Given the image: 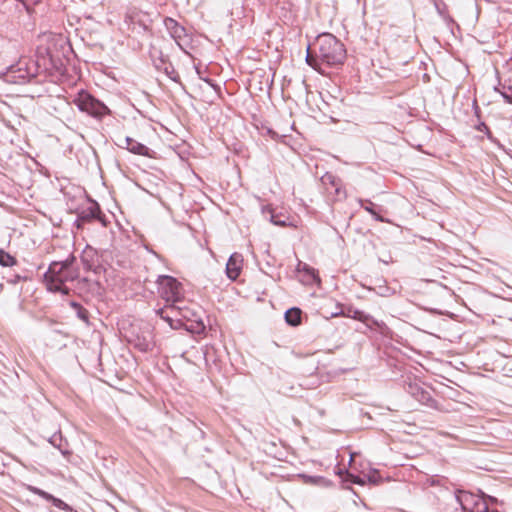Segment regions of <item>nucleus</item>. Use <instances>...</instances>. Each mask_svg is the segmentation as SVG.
<instances>
[{
    "label": "nucleus",
    "instance_id": "obj_3",
    "mask_svg": "<svg viewBox=\"0 0 512 512\" xmlns=\"http://www.w3.org/2000/svg\"><path fill=\"white\" fill-rule=\"evenodd\" d=\"M39 64L30 58H22L17 64L12 65L7 74L6 80L15 84H24L35 79L39 74Z\"/></svg>",
    "mask_w": 512,
    "mask_h": 512
},
{
    "label": "nucleus",
    "instance_id": "obj_6",
    "mask_svg": "<svg viewBox=\"0 0 512 512\" xmlns=\"http://www.w3.org/2000/svg\"><path fill=\"white\" fill-rule=\"evenodd\" d=\"M455 498L463 512H488L486 501L479 495L468 491H458Z\"/></svg>",
    "mask_w": 512,
    "mask_h": 512
},
{
    "label": "nucleus",
    "instance_id": "obj_22",
    "mask_svg": "<svg viewBox=\"0 0 512 512\" xmlns=\"http://www.w3.org/2000/svg\"><path fill=\"white\" fill-rule=\"evenodd\" d=\"M161 72L165 73L174 82L180 81L178 72L175 70L174 66L170 62L169 64H165Z\"/></svg>",
    "mask_w": 512,
    "mask_h": 512
},
{
    "label": "nucleus",
    "instance_id": "obj_33",
    "mask_svg": "<svg viewBox=\"0 0 512 512\" xmlns=\"http://www.w3.org/2000/svg\"><path fill=\"white\" fill-rule=\"evenodd\" d=\"M70 307L73 308L75 311L78 310L82 305L76 301H71L69 303Z\"/></svg>",
    "mask_w": 512,
    "mask_h": 512
},
{
    "label": "nucleus",
    "instance_id": "obj_32",
    "mask_svg": "<svg viewBox=\"0 0 512 512\" xmlns=\"http://www.w3.org/2000/svg\"><path fill=\"white\" fill-rule=\"evenodd\" d=\"M350 477L352 478V479H351V481H352L353 483L360 484V485H363V484H364V481H363V480H361L358 476H353V475H351Z\"/></svg>",
    "mask_w": 512,
    "mask_h": 512
},
{
    "label": "nucleus",
    "instance_id": "obj_31",
    "mask_svg": "<svg viewBox=\"0 0 512 512\" xmlns=\"http://www.w3.org/2000/svg\"><path fill=\"white\" fill-rule=\"evenodd\" d=\"M436 10L439 14H443V9L445 8V4L441 0H433Z\"/></svg>",
    "mask_w": 512,
    "mask_h": 512
},
{
    "label": "nucleus",
    "instance_id": "obj_17",
    "mask_svg": "<svg viewBox=\"0 0 512 512\" xmlns=\"http://www.w3.org/2000/svg\"><path fill=\"white\" fill-rule=\"evenodd\" d=\"M95 257L96 253L93 249L87 247V249L84 250L81 260L86 270L94 269V267L96 266Z\"/></svg>",
    "mask_w": 512,
    "mask_h": 512
},
{
    "label": "nucleus",
    "instance_id": "obj_41",
    "mask_svg": "<svg viewBox=\"0 0 512 512\" xmlns=\"http://www.w3.org/2000/svg\"><path fill=\"white\" fill-rule=\"evenodd\" d=\"M3 289V284H0V291H2Z\"/></svg>",
    "mask_w": 512,
    "mask_h": 512
},
{
    "label": "nucleus",
    "instance_id": "obj_8",
    "mask_svg": "<svg viewBox=\"0 0 512 512\" xmlns=\"http://www.w3.org/2000/svg\"><path fill=\"white\" fill-rule=\"evenodd\" d=\"M332 317H348L354 320H358L368 327L377 326L380 327L382 323L378 320L374 319L370 314L365 313L364 311L353 308L352 306L347 307L345 310H340L339 312H335L331 314Z\"/></svg>",
    "mask_w": 512,
    "mask_h": 512
},
{
    "label": "nucleus",
    "instance_id": "obj_2",
    "mask_svg": "<svg viewBox=\"0 0 512 512\" xmlns=\"http://www.w3.org/2000/svg\"><path fill=\"white\" fill-rule=\"evenodd\" d=\"M157 283L159 284L160 296L170 306L171 312L177 311L182 318L191 320L195 314L191 309L182 305L184 303L182 295V285L174 277L167 275L158 276Z\"/></svg>",
    "mask_w": 512,
    "mask_h": 512
},
{
    "label": "nucleus",
    "instance_id": "obj_1",
    "mask_svg": "<svg viewBox=\"0 0 512 512\" xmlns=\"http://www.w3.org/2000/svg\"><path fill=\"white\" fill-rule=\"evenodd\" d=\"M346 58L344 44L331 33H322L317 36L313 50L308 47L306 62L315 70H320L321 65L338 66Z\"/></svg>",
    "mask_w": 512,
    "mask_h": 512
},
{
    "label": "nucleus",
    "instance_id": "obj_11",
    "mask_svg": "<svg viewBox=\"0 0 512 512\" xmlns=\"http://www.w3.org/2000/svg\"><path fill=\"white\" fill-rule=\"evenodd\" d=\"M243 257L239 253H233L226 264V274L230 280H236L242 269Z\"/></svg>",
    "mask_w": 512,
    "mask_h": 512
},
{
    "label": "nucleus",
    "instance_id": "obj_19",
    "mask_svg": "<svg viewBox=\"0 0 512 512\" xmlns=\"http://www.w3.org/2000/svg\"><path fill=\"white\" fill-rule=\"evenodd\" d=\"M17 265V259L3 249H0V266L14 267Z\"/></svg>",
    "mask_w": 512,
    "mask_h": 512
},
{
    "label": "nucleus",
    "instance_id": "obj_40",
    "mask_svg": "<svg viewBox=\"0 0 512 512\" xmlns=\"http://www.w3.org/2000/svg\"><path fill=\"white\" fill-rule=\"evenodd\" d=\"M483 129H488V127L484 124V123H481L479 126H478V130L479 131H483Z\"/></svg>",
    "mask_w": 512,
    "mask_h": 512
},
{
    "label": "nucleus",
    "instance_id": "obj_27",
    "mask_svg": "<svg viewBox=\"0 0 512 512\" xmlns=\"http://www.w3.org/2000/svg\"><path fill=\"white\" fill-rule=\"evenodd\" d=\"M30 491L38 496H40L41 498L45 499L47 501V499H49V497L51 498V494L40 489V488H37V487H30Z\"/></svg>",
    "mask_w": 512,
    "mask_h": 512
},
{
    "label": "nucleus",
    "instance_id": "obj_14",
    "mask_svg": "<svg viewBox=\"0 0 512 512\" xmlns=\"http://www.w3.org/2000/svg\"><path fill=\"white\" fill-rule=\"evenodd\" d=\"M125 148L129 150L131 153L141 155V156H148L149 155V148L145 146L144 144L134 140L131 137L126 136L124 138Z\"/></svg>",
    "mask_w": 512,
    "mask_h": 512
},
{
    "label": "nucleus",
    "instance_id": "obj_34",
    "mask_svg": "<svg viewBox=\"0 0 512 512\" xmlns=\"http://www.w3.org/2000/svg\"><path fill=\"white\" fill-rule=\"evenodd\" d=\"M205 81L211 86L213 87L216 91H219L220 90V87L215 84L211 79H205Z\"/></svg>",
    "mask_w": 512,
    "mask_h": 512
},
{
    "label": "nucleus",
    "instance_id": "obj_35",
    "mask_svg": "<svg viewBox=\"0 0 512 512\" xmlns=\"http://www.w3.org/2000/svg\"><path fill=\"white\" fill-rule=\"evenodd\" d=\"M196 323H197V327H196V330H195L196 332L199 333V332H201V331H203L205 329V326H204V324L201 321H196Z\"/></svg>",
    "mask_w": 512,
    "mask_h": 512
},
{
    "label": "nucleus",
    "instance_id": "obj_7",
    "mask_svg": "<svg viewBox=\"0 0 512 512\" xmlns=\"http://www.w3.org/2000/svg\"><path fill=\"white\" fill-rule=\"evenodd\" d=\"M405 390L419 403L429 408L437 409V401L432 397L431 392L425 389L418 381H409L405 385Z\"/></svg>",
    "mask_w": 512,
    "mask_h": 512
},
{
    "label": "nucleus",
    "instance_id": "obj_39",
    "mask_svg": "<svg viewBox=\"0 0 512 512\" xmlns=\"http://www.w3.org/2000/svg\"><path fill=\"white\" fill-rule=\"evenodd\" d=\"M50 442H51V444H53L54 446H56V447H59V448H60V446H59V445H57V441H56V436H55V435L51 438Z\"/></svg>",
    "mask_w": 512,
    "mask_h": 512
},
{
    "label": "nucleus",
    "instance_id": "obj_20",
    "mask_svg": "<svg viewBox=\"0 0 512 512\" xmlns=\"http://www.w3.org/2000/svg\"><path fill=\"white\" fill-rule=\"evenodd\" d=\"M361 207L370 213L377 221L384 222V218L381 217L374 209V204L370 200H359Z\"/></svg>",
    "mask_w": 512,
    "mask_h": 512
},
{
    "label": "nucleus",
    "instance_id": "obj_18",
    "mask_svg": "<svg viewBox=\"0 0 512 512\" xmlns=\"http://www.w3.org/2000/svg\"><path fill=\"white\" fill-rule=\"evenodd\" d=\"M321 182L323 185L325 186H328L330 185L331 187H334L335 188V193L336 195L339 196V193H340V188H339V178H337L335 175H333L332 173H325L322 177H321Z\"/></svg>",
    "mask_w": 512,
    "mask_h": 512
},
{
    "label": "nucleus",
    "instance_id": "obj_28",
    "mask_svg": "<svg viewBox=\"0 0 512 512\" xmlns=\"http://www.w3.org/2000/svg\"><path fill=\"white\" fill-rule=\"evenodd\" d=\"M501 95L506 100V102L512 104V86L503 87V91H501Z\"/></svg>",
    "mask_w": 512,
    "mask_h": 512
},
{
    "label": "nucleus",
    "instance_id": "obj_16",
    "mask_svg": "<svg viewBox=\"0 0 512 512\" xmlns=\"http://www.w3.org/2000/svg\"><path fill=\"white\" fill-rule=\"evenodd\" d=\"M301 315V309L293 307L285 312L284 317L286 323L289 324L290 326H298L301 323Z\"/></svg>",
    "mask_w": 512,
    "mask_h": 512
},
{
    "label": "nucleus",
    "instance_id": "obj_38",
    "mask_svg": "<svg viewBox=\"0 0 512 512\" xmlns=\"http://www.w3.org/2000/svg\"><path fill=\"white\" fill-rule=\"evenodd\" d=\"M69 291H70L69 288L63 285L62 291H59V292L62 293V294L67 295V294H69Z\"/></svg>",
    "mask_w": 512,
    "mask_h": 512
},
{
    "label": "nucleus",
    "instance_id": "obj_37",
    "mask_svg": "<svg viewBox=\"0 0 512 512\" xmlns=\"http://www.w3.org/2000/svg\"><path fill=\"white\" fill-rule=\"evenodd\" d=\"M306 478L308 479L309 482H313V483H316L318 480L322 479L321 477H312V476H307Z\"/></svg>",
    "mask_w": 512,
    "mask_h": 512
},
{
    "label": "nucleus",
    "instance_id": "obj_29",
    "mask_svg": "<svg viewBox=\"0 0 512 512\" xmlns=\"http://www.w3.org/2000/svg\"><path fill=\"white\" fill-rule=\"evenodd\" d=\"M270 213H271V216H270V220L273 224L277 225V226H286L287 225V222L286 220L284 219H280L278 216H276L272 210H270Z\"/></svg>",
    "mask_w": 512,
    "mask_h": 512
},
{
    "label": "nucleus",
    "instance_id": "obj_4",
    "mask_svg": "<svg viewBox=\"0 0 512 512\" xmlns=\"http://www.w3.org/2000/svg\"><path fill=\"white\" fill-rule=\"evenodd\" d=\"M75 105L80 111L88 115L101 119L110 113L109 108L101 101L96 99L90 93L81 90L74 98Z\"/></svg>",
    "mask_w": 512,
    "mask_h": 512
},
{
    "label": "nucleus",
    "instance_id": "obj_5",
    "mask_svg": "<svg viewBox=\"0 0 512 512\" xmlns=\"http://www.w3.org/2000/svg\"><path fill=\"white\" fill-rule=\"evenodd\" d=\"M92 221H99L103 226H106L108 223L106 216L102 213L96 201H91L89 206L79 210L74 225L77 229H83L85 224L91 223Z\"/></svg>",
    "mask_w": 512,
    "mask_h": 512
},
{
    "label": "nucleus",
    "instance_id": "obj_23",
    "mask_svg": "<svg viewBox=\"0 0 512 512\" xmlns=\"http://www.w3.org/2000/svg\"><path fill=\"white\" fill-rule=\"evenodd\" d=\"M158 54H159V56L157 58L154 55H152L153 63H154V67L158 71H162L165 64H169V62H168L167 58L162 54L161 51H158Z\"/></svg>",
    "mask_w": 512,
    "mask_h": 512
},
{
    "label": "nucleus",
    "instance_id": "obj_13",
    "mask_svg": "<svg viewBox=\"0 0 512 512\" xmlns=\"http://www.w3.org/2000/svg\"><path fill=\"white\" fill-rule=\"evenodd\" d=\"M164 23L171 37L174 38L178 43L187 36L186 29L176 20L172 18H166Z\"/></svg>",
    "mask_w": 512,
    "mask_h": 512
},
{
    "label": "nucleus",
    "instance_id": "obj_10",
    "mask_svg": "<svg viewBox=\"0 0 512 512\" xmlns=\"http://www.w3.org/2000/svg\"><path fill=\"white\" fill-rule=\"evenodd\" d=\"M79 277V271H71L64 277H51L45 278L47 281V289L52 292L62 291L63 284L67 281H74Z\"/></svg>",
    "mask_w": 512,
    "mask_h": 512
},
{
    "label": "nucleus",
    "instance_id": "obj_15",
    "mask_svg": "<svg viewBox=\"0 0 512 512\" xmlns=\"http://www.w3.org/2000/svg\"><path fill=\"white\" fill-rule=\"evenodd\" d=\"M67 274V269L61 261H54L50 264L48 271L45 273V278L51 277H64Z\"/></svg>",
    "mask_w": 512,
    "mask_h": 512
},
{
    "label": "nucleus",
    "instance_id": "obj_25",
    "mask_svg": "<svg viewBox=\"0 0 512 512\" xmlns=\"http://www.w3.org/2000/svg\"><path fill=\"white\" fill-rule=\"evenodd\" d=\"M75 261L76 257L73 254H70L65 260L61 261L67 269V274H70L71 271H78V269L73 267Z\"/></svg>",
    "mask_w": 512,
    "mask_h": 512
},
{
    "label": "nucleus",
    "instance_id": "obj_21",
    "mask_svg": "<svg viewBox=\"0 0 512 512\" xmlns=\"http://www.w3.org/2000/svg\"><path fill=\"white\" fill-rule=\"evenodd\" d=\"M47 501L51 502L55 507L62 509L66 512H78L75 509H73L70 505L65 503L63 500L56 498L51 494V498L47 499Z\"/></svg>",
    "mask_w": 512,
    "mask_h": 512
},
{
    "label": "nucleus",
    "instance_id": "obj_30",
    "mask_svg": "<svg viewBox=\"0 0 512 512\" xmlns=\"http://www.w3.org/2000/svg\"><path fill=\"white\" fill-rule=\"evenodd\" d=\"M135 346L142 352H147L151 349V345L148 341H146L145 339L143 340H139Z\"/></svg>",
    "mask_w": 512,
    "mask_h": 512
},
{
    "label": "nucleus",
    "instance_id": "obj_36",
    "mask_svg": "<svg viewBox=\"0 0 512 512\" xmlns=\"http://www.w3.org/2000/svg\"><path fill=\"white\" fill-rule=\"evenodd\" d=\"M304 270H305L307 273L312 274L313 276H314V274H315V270H314L313 268L309 267L308 265H305V266H304Z\"/></svg>",
    "mask_w": 512,
    "mask_h": 512
},
{
    "label": "nucleus",
    "instance_id": "obj_12",
    "mask_svg": "<svg viewBox=\"0 0 512 512\" xmlns=\"http://www.w3.org/2000/svg\"><path fill=\"white\" fill-rule=\"evenodd\" d=\"M155 313L161 319L165 320L172 329H180L184 325L181 319H174V317L181 315L177 311L171 312L169 305L155 310Z\"/></svg>",
    "mask_w": 512,
    "mask_h": 512
},
{
    "label": "nucleus",
    "instance_id": "obj_9",
    "mask_svg": "<svg viewBox=\"0 0 512 512\" xmlns=\"http://www.w3.org/2000/svg\"><path fill=\"white\" fill-rule=\"evenodd\" d=\"M126 22L129 26H132L133 31L138 29L137 32L140 33L141 31H147L149 29L151 21L148 19L147 15L142 12L132 11L127 14Z\"/></svg>",
    "mask_w": 512,
    "mask_h": 512
},
{
    "label": "nucleus",
    "instance_id": "obj_24",
    "mask_svg": "<svg viewBox=\"0 0 512 512\" xmlns=\"http://www.w3.org/2000/svg\"><path fill=\"white\" fill-rule=\"evenodd\" d=\"M3 279H5L9 284H17L20 281H26L28 277L20 273H14L12 275H4Z\"/></svg>",
    "mask_w": 512,
    "mask_h": 512
},
{
    "label": "nucleus",
    "instance_id": "obj_26",
    "mask_svg": "<svg viewBox=\"0 0 512 512\" xmlns=\"http://www.w3.org/2000/svg\"><path fill=\"white\" fill-rule=\"evenodd\" d=\"M77 317L81 319L86 324L89 323V312L83 306L76 310Z\"/></svg>",
    "mask_w": 512,
    "mask_h": 512
}]
</instances>
